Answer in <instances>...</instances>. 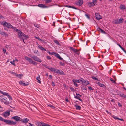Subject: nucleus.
Here are the masks:
<instances>
[{
	"label": "nucleus",
	"mask_w": 126,
	"mask_h": 126,
	"mask_svg": "<svg viewBox=\"0 0 126 126\" xmlns=\"http://www.w3.org/2000/svg\"><path fill=\"white\" fill-rule=\"evenodd\" d=\"M0 120L3 121L6 124L8 125H15L16 124V122H14L10 120L5 119L1 116H0Z\"/></svg>",
	"instance_id": "obj_1"
},
{
	"label": "nucleus",
	"mask_w": 126,
	"mask_h": 126,
	"mask_svg": "<svg viewBox=\"0 0 126 126\" xmlns=\"http://www.w3.org/2000/svg\"><path fill=\"white\" fill-rule=\"evenodd\" d=\"M0 100L1 102H3L5 104L7 105H9L11 103V102H9L6 97L4 98L3 96H0Z\"/></svg>",
	"instance_id": "obj_2"
},
{
	"label": "nucleus",
	"mask_w": 126,
	"mask_h": 126,
	"mask_svg": "<svg viewBox=\"0 0 126 126\" xmlns=\"http://www.w3.org/2000/svg\"><path fill=\"white\" fill-rule=\"evenodd\" d=\"M30 56L35 61L39 62H42L41 60L36 56L35 55L32 56L31 55Z\"/></svg>",
	"instance_id": "obj_3"
},
{
	"label": "nucleus",
	"mask_w": 126,
	"mask_h": 126,
	"mask_svg": "<svg viewBox=\"0 0 126 126\" xmlns=\"http://www.w3.org/2000/svg\"><path fill=\"white\" fill-rule=\"evenodd\" d=\"M117 95H119L122 97L126 98V95L123 94V93L121 92L118 91H117Z\"/></svg>",
	"instance_id": "obj_4"
},
{
	"label": "nucleus",
	"mask_w": 126,
	"mask_h": 126,
	"mask_svg": "<svg viewBox=\"0 0 126 126\" xmlns=\"http://www.w3.org/2000/svg\"><path fill=\"white\" fill-rule=\"evenodd\" d=\"M124 21L123 18H120L119 19H116L115 20V23L116 24H119L122 23Z\"/></svg>",
	"instance_id": "obj_5"
},
{
	"label": "nucleus",
	"mask_w": 126,
	"mask_h": 126,
	"mask_svg": "<svg viewBox=\"0 0 126 126\" xmlns=\"http://www.w3.org/2000/svg\"><path fill=\"white\" fill-rule=\"evenodd\" d=\"M95 16L96 18L98 20H99L100 19H101L102 18V17L99 14V13H96L95 14Z\"/></svg>",
	"instance_id": "obj_6"
},
{
	"label": "nucleus",
	"mask_w": 126,
	"mask_h": 126,
	"mask_svg": "<svg viewBox=\"0 0 126 126\" xmlns=\"http://www.w3.org/2000/svg\"><path fill=\"white\" fill-rule=\"evenodd\" d=\"M21 37H20L21 38H19L20 39H21L23 40V41L25 43V42L24 41V39L23 38V37H24L25 39H26L27 38H29V36L26 35L24 34L23 33L21 32Z\"/></svg>",
	"instance_id": "obj_7"
},
{
	"label": "nucleus",
	"mask_w": 126,
	"mask_h": 126,
	"mask_svg": "<svg viewBox=\"0 0 126 126\" xmlns=\"http://www.w3.org/2000/svg\"><path fill=\"white\" fill-rule=\"evenodd\" d=\"M12 119H13L16 121H21V118L17 116H15L12 117Z\"/></svg>",
	"instance_id": "obj_8"
},
{
	"label": "nucleus",
	"mask_w": 126,
	"mask_h": 126,
	"mask_svg": "<svg viewBox=\"0 0 126 126\" xmlns=\"http://www.w3.org/2000/svg\"><path fill=\"white\" fill-rule=\"evenodd\" d=\"M13 28L15 31L18 32V35L19 38H21L20 37H21V33L22 32L21 31L19 30L16 29L15 27H14Z\"/></svg>",
	"instance_id": "obj_9"
},
{
	"label": "nucleus",
	"mask_w": 126,
	"mask_h": 126,
	"mask_svg": "<svg viewBox=\"0 0 126 126\" xmlns=\"http://www.w3.org/2000/svg\"><path fill=\"white\" fill-rule=\"evenodd\" d=\"M83 1L82 0H78L76 2V4L79 6H81L83 3Z\"/></svg>",
	"instance_id": "obj_10"
},
{
	"label": "nucleus",
	"mask_w": 126,
	"mask_h": 126,
	"mask_svg": "<svg viewBox=\"0 0 126 126\" xmlns=\"http://www.w3.org/2000/svg\"><path fill=\"white\" fill-rule=\"evenodd\" d=\"M29 120L27 118H24L23 119L21 118V122L24 123H27Z\"/></svg>",
	"instance_id": "obj_11"
},
{
	"label": "nucleus",
	"mask_w": 126,
	"mask_h": 126,
	"mask_svg": "<svg viewBox=\"0 0 126 126\" xmlns=\"http://www.w3.org/2000/svg\"><path fill=\"white\" fill-rule=\"evenodd\" d=\"M10 113L9 111H5L3 113V116L5 117H6L10 115Z\"/></svg>",
	"instance_id": "obj_12"
},
{
	"label": "nucleus",
	"mask_w": 126,
	"mask_h": 126,
	"mask_svg": "<svg viewBox=\"0 0 126 126\" xmlns=\"http://www.w3.org/2000/svg\"><path fill=\"white\" fill-rule=\"evenodd\" d=\"M76 96L74 95V97L77 99L79 100L80 101L82 102L83 101L80 98V97H79V96H80V95L79 94L76 93Z\"/></svg>",
	"instance_id": "obj_13"
},
{
	"label": "nucleus",
	"mask_w": 126,
	"mask_h": 126,
	"mask_svg": "<svg viewBox=\"0 0 126 126\" xmlns=\"http://www.w3.org/2000/svg\"><path fill=\"white\" fill-rule=\"evenodd\" d=\"M38 6L43 8H47L48 7V6H46L44 4H39L38 5Z\"/></svg>",
	"instance_id": "obj_14"
},
{
	"label": "nucleus",
	"mask_w": 126,
	"mask_h": 126,
	"mask_svg": "<svg viewBox=\"0 0 126 126\" xmlns=\"http://www.w3.org/2000/svg\"><path fill=\"white\" fill-rule=\"evenodd\" d=\"M0 33L1 35H4L6 37H8V34L7 33L4 31H1L0 30Z\"/></svg>",
	"instance_id": "obj_15"
},
{
	"label": "nucleus",
	"mask_w": 126,
	"mask_h": 126,
	"mask_svg": "<svg viewBox=\"0 0 126 126\" xmlns=\"http://www.w3.org/2000/svg\"><path fill=\"white\" fill-rule=\"evenodd\" d=\"M97 29L98 31L101 32L102 33L105 34L106 33L105 32L99 27H98Z\"/></svg>",
	"instance_id": "obj_16"
},
{
	"label": "nucleus",
	"mask_w": 126,
	"mask_h": 126,
	"mask_svg": "<svg viewBox=\"0 0 126 126\" xmlns=\"http://www.w3.org/2000/svg\"><path fill=\"white\" fill-rule=\"evenodd\" d=\"M82 84L83 85H87L89 83L88 81L84 79L83 80V82H82Z\"/></svg>",
	"instance_id": "obj_17"
},
{
	"label": "nucleus",
	"mask_w": 126,
	"mask_h": 126,
	"mask_svg": "<svg viewBox=\"0 0 126 126\" xmlns=\"http://www.w3.org/2000/svg\"><path fill=\"white\" fill-rule=\"evenodd\" d=\"M97 4L95 3L93 1L92 2L89 3L88 5L90 7H91V6H94L96 5H97Z\"/></svg>",
	"instance_id": "obj_18"
},
{
	"label": "nucleus",
	"mask_w": 126,
	"mask_h": 126,
	"mask_svg": "<svg viewBox=\"0 0 126 126\" xmlns=\"http://www.w3.org/2000/svg\"><path fill=\"white\" fill-rule=\"evenodd\" d=\"M55 56L57 58H59V59L61 60H63L64 61L63 59L60 56L59 54L57 53L55 54Z\"/></svg>",
	"instance_id": "obj_19"
},
{
	"label": "nucleus",
	"mask_w": 126,
	"mask_h": 126,
	"mask_svg": "<svg viewBox=\"0 0 126 126\" xmlns=\"http://www.w3.org/2000/svg\"><path fill=\"white\" fill-rule=\"evenodd\" d=\"M19 83L20 84H21L22 85H24V86L27 85L28 84L27 82L26 83H25L24 82H23V81H22L19 82Z\"/></svg>",
	"instance_id": "obj_20"
},
{
	"label": "nucleus",
	"mask_w": 126,
	"mask_h": 126,
	"mask_svg": "<svg viewBox=\"0 0 126 126\" xmlns=\"http://www.w3.org/2000/svg\"><path fill=\"white\" fill-rule=\"evenodd\" d=\"M5 95L8 97L9 99V100L11 101V100H12L11 96L8 93H6Z\"/></svg>",
	"instance_id": "obj_21"
},
{
	"label": "nucleus",
	"mask_w": 126,
	"mask_h": 126,
	"mask_svg": "<svg viewBox=\"0 0 126 126\" xmlns=\"http://www.w3.org/2000/svg\"><path fill=\"white\" fill-rule=\"evenodd\" d=\"M64 6L65 7H67L69 8H72L75 9H77V8L73 6H71L68 5H65Z\"/></svg>",
	"instance_id": "obj_22"
},
{
	"label": "nucleus",
	"mask_w": 126,
	"mask_h": 126,
	"mask_svg": "<svg viewBox=\"0 0 126 126\" xmlns=\"http://www.w3.org/2000/svg\"><path fill=\"white\" fill-rule=\"evenodd\" d=\"M6 26L8 28H13V26L9 23H7Z\"/></svg>",
	"instance_id": "obj_23"
},
{
	"label": "nucleus",
	"mask_w": 126,
	"mask_h": 126,
	"mask_svg": "<svg viewBox=\"0 0 126 126\" xmlns=\"http://www.w3.org/2000/svg\"><path fill=\"white\" fill-rule=\"evenodd\" d=\"M38 47L40 50L42 51H46V49L44 48L43 47L40 46L39 45L38 46Z\"/></svg>",
	"instance_id": "obj_24"
},
{
	"label": "nucleus",
	"mask_w": 126,
	"mask_h": 126,
	"mask_svg": "<svg viewBox=\"0 0 126 126\" xmlns=\"http://www.w3.org/2000/svg\"><path fill=\"white\" fill-rule=\"evenodd\" d=\"M97 84H98V85H99L101 87H102L104 88L106 87V86L102 84H101V83L99 82H98L97 83Z\"/></svg>",
	"instance_id": "obj_25"
},
{
	"label": "nucleus",
	"mask_w": 126,
	"mask_h": 126,
	"mask_svg": "<svg viewBox=\"0 0 126 126\" xmlns=\"http://www.w3.org/2000/svg\"><path fill=\"white\" fill-rule=\"evenodd\" d=\"M75 106L76 109L77 110H80L81 109V107L80 106L77 105H75Z\"/></svg>",
	"instance_id": "obj_26"
},
{
	"label": "nucleus",
	"mask_w": 126,
	"mask_h": 126,
	"mask_svg": "<svg viewBox=\"0 0 126 126\" xmlns=\"http://www.w3.org/2000/svg\"><path fill=\"white\" fill-rule=\"evenodd\" d=\"M120 8L121 10L125 9L126 8L125 6L124 5L122 4L120 5Z\"/></svg>",
	"instance_id": "obj_27"
},
{
	"label": "nucleus",
	"mask_w": 126,
	"mask_h": 126,
	"mask_svg": "<svg viewBox=\"0 0 126 126\" xmlns=\"http://www.w3.org/2000/svg\"><path fill=\"white\" fill-rule=\"evenodd\" d=\"M74 52L76 54L79 55L80 54L79 52L77 49H75L74 51Z\"/></svg>",
	"instance_id": "obj_28"
},
{
	"label": "nucleus",
	"mask_w": 126,
	"mask_h": 126,
	"mask_svg": "<svg viewBox=\"0 0 126 126\" xmlns=\"http://www.w3.org/2000/svg\"><path fill=\"white\" fill-rule=\"evenodd\" d=\"M40 79L39 76L37 77L36 79L38 80L37 82L41 84V82L40 80Z\"/></svg>",
	"instance_id": "obj_29"
},
{
	"label": "nucleus",
	"mask_w": 126,
	"mask_h": 126,
	"mask_svg": "<svg viewBox=\"0 0 126 126\" xmlns=\"http://www.w3.org/2000/svg\"><path fill=\"white\" fill-rule=\"evenodd\" d=\"M41 123H42V126H51L50 125L48 124H47L46 123H45L43 122H41Z\"/></svg>",
	"instance_id": "obj_30"
},
{
	"label": "nucleus",
	"mask_w": 126,
	"mask_h": 126,
	"mask_svg": "<svg viewBox=\"0 0 126 126\" xmlns=\"http://www.w3.org/2000/svg\"><path fill=\"white\" fill-rule=\"evenodd\" d=\"M58 73H59V74L60 75H64V73L63 71L61 70H59V71L58 72Z\"/></svg>",
	"instance_id": "obj_31"
},
{
	"label": "nucleus",
	"mask_w": 126,
	"mask_h": 126,
	"mask_svg": "<svg viewBox=\"0 0 126 126\" xmlns=\"http://www.w3.org/2000/svg\"><path fill=\"white\" fill-rule=\"evenodd\" d=\"M59 71V70L57 69H55V68L54 69L53 72L56 73H58Z\"/></svg>",
	"instance_id": "obj_32"
},
{
	"label": "nucleus",
	"mask_w": 126,
	"mask_h": 126,
	"mask_svg": "<svg viewBox=\"0 0 126 126\" xmlns=\"http://www.w3.org/2000/svg\"><path fill=\"white\" fill-rule=\"evenodd\" d=\"M52 0H45V2L47 3H49L51 2Z\"/></svg>",
	"instance_id": "obj_33"
},
{
	"label": "nucleus",
	"mask_w": 126,
	"mask_h": 126,
	"mask_svg": "<svg viewBox=\"0 0 126 126\" xmlns=\"http://www.w3.org/2000/svg\"><path fill=\"white\" fill-rule=\"evenodd\" d=\"M54 42L55 43H56V44L58 45H60V43H59L58 41L57 40H54Z\"/></svg>",
	"instance_id": "obj_34"
},
{
	"label": "nucleus",
	"mask_w": 126,
	"mask_h": 126,
	"mask_svg": "<svg viewBox=\"0 0 126 126\" xmlns=\"http://www.w3.org/2000/svg\"><path fill=\"white\" fill-rule=\"evenodd\" d=\"M25 58L26 60L28 61H29L30 60H31V58H29L28 57H27V56H25Z\"/></svg>",
	"instance_id": "obj_35"
},
{
	"label": "nucleus",
	"mask_w": 126,
	"mask_h": 126,
	"mask_svg": "<svg viewBox=\"0 0 126 126\" xmlns=\"http://www.w3.org/2000/svg\"><path fill=\"white\" fill-rule=\"evenodd\" d=\"M110 79L112 83H116V82L114 80L112 79L111 78H110Z\"/></svg>",
	"instance_id": "obj_36"
},
{
	"label": "nucleus",
	"mask_w": 126,
	"mask_h": 126,
	"mask_svg": "<svg viewBox=\"0 0 126 126\" xmlns=\"http://www.w3.org/2000/svg\"><path fill=\"white\" fill-rule=\"evenodd\" d=\"M92 78L93 79H94L95 80H98V79L97 78H96V77H95L93 76H92Z\"/></svg>",
	"instance_id": "obj_37"
},
{
	"label": "nucleus",
	"mask_w": 126,
	"mask_h": 126,
	"mask_svg": "<svg viewBox=\"0 0 126 126\" xmlns=\"http://www.w3.org/2000/svg\"><path fill=\"white\" fill-rule=\"evenodd\" d=\"M37 125L38 126H42V123L40 122H38L37 123Z\"/></svg>",
	"instance_id": "obj_38"
},
{
	"label": "nucleus",
	"mask_w": 126,
	"mask_h": 126,
	"mask_svg": "<svg viewBox=\"0 0 126 126\" xmlns=\"http://www.w3.org/2000/svg\"><path fill=\"white\" fill-rule=\"evenodd\" d=\"M59 64L60 65L62 66H63L65 65V63H63L61 62H59Z\"/></svg>",
	"instance_id": "obj_39"
},
{
	"label": "nucleus",
	"mask_w": 126,
	"mask_h": 126,
	"mask_svg": "<svg viewBox=\"0 0 126 126\" xmlns=\"http://www.w3.org/2000/svg\"><path fill=\"white\" fill-rule=\"evenodd\" d=\"M33 61L32 59H31V60H30L29 62L30 64H32Z\"/></svg>",
	"instance_id": "obj_40"
},
{
	"label": "nucleus",
	"mask_w": 126,
	"mask_h": 126,
	"mask_svg": "<svg viewBox=\"0 0 126 126\" xmlns=\"http://www.w3.org/2000/svg\"><path fill=\"white\" fill-rule=\"evenodd\" d=\"M35 37L37 39H38V40H39L41 41H43L42 40V39H40L38 37H37L36 36H35Z\"/></svg>",
	"instance_id": "obj_41"
},
{
	"label": "nucleus",
	"mask_w": 126,
	"mask_h": 126,
	"mask_svg": "<svg viewBox=\"0 0 126 126\" xmlns=\"http://www.w3.org/2000/svg\"><path fill=\"white\" fill-rule=\"evenodd\" d=\"M48 53H49V54H51L52 55H54V54L55 56V54L56 53L53 52H52V53H51L49 51H48Z\"/></svg>",
	"instance_id": "obj_42"
},
{
	"label": "nucleus",
	"mask_w": 126,
	"mask_h": 126,
	"mask_svg": "<svg viewBox=\"0 0 126 126\" xmlns=\"http://www.w3.org/2000/svg\"><path fill=\"white\" fill-rule=\"evenodd\" d=\"M73 82L74 83V86L76 87H78V84L77 83H76L75 81H74V80H73Z\"/></svg>",
	"instance_id": "obj_43"
},
{
	"label": "nucleus",
	"mask_w": 126,
	"mask_h": 126,
	"mask_svg": "<svg viewBox=\"0 0 126 126\" xmlns=\"http://www.w3.org/2000/svg\"><path fill=\"white\" fill-rule=\"evenodd\" d=\"M85 16H86V17L88 19H90V17L89 16V15H88V14H85Z\"/></svg>",
	"instance_id": "obj_44"
},
{
	"label": "nucleus",
	"mask_w": 126,
	"mask_h": 126,
	"mask_svg": "<svg viewBox=\"0 0 126 126\" xmlns=\"http://www.w3.org/2000/svg\"><path fill=\"white\" fill-rule=\"evenodd\" d=\"M73 80H74V81H75V82H76V83H79L80 82V81L78 80H75L74 79Z\"/></svg>",
	"instance_id": "obj_45"
},
{
	"label": "nucleus",
	"mask_w": 126,
	"mask_h": 126,
	"mask_svg": "<svg viewBox=\"0 0 126 126\" xmlns=\"http://www.w3.org/2000/svg\"><path fill=\"white\" fill-rule=\"evenodd\" d=\"M117 44L120 47L121 49L122 50H123L124 48L122 47L121 45L118 43H117Z\"/></svg>",
	"instance_id": "obj_46"
},
{
	"label": "nucleus",
	"mask_w": 126,
	"mask_h": 126,
	"mask_svg": "<svg viewBox=\"0 0 126 126\" xmlns=\"http://www.w3.org/2000/svg\"><path fill=\"white\" fill-rule=\"evenodd\" d=\"M32 64H33L34 65H37V63L36 62L34 61L33 62V63Z\"/></svg>",
	"instance_id": "obj_47"
},
{
	"label": "nucleus",
	"mask_w": 126,
	"mask_h": 126,
	"mask_svg": "<svg viewBox=\"0 0 126 126\" xmlns=\"http://www.w3.org/2000/svg\"><path fill=\"white\" fill-rule=\"evenodd\" d=\"M48 105L51 107H52L53 109H54L55 108V107H54V106H53L52 105H51L50 104H49V105Z\"/></svg>",
	"instance_id": "obj_48"
},
{
	"label": "nucleus",
	"mask_w": 126,
	"mask_h": 126,
	"mask_svg": "<svg viewBox=\"0 0 126 126\" xmlns=\"http://www.w3.org/2000/svg\"><path fill=\"white\" fill-rule=\"evenodd\" d=\"M54 68L52 67H50V68H49V69L50 70L52 71L53 72Z\"/></svg>",
	"instance_id": "obj_49"
},
{
	"label": "nucleus",
	"mask_w": 126,
	"mask_h": 126,
	"mask_svg": "<svg viewBox=\"0 0 126 126\" xmlns=\"http://www.w3.org/2000/svg\"><path fill=\"white\" fill-rule=\"evenodd\" d=\"M82 89L83 90H86V88L85 86H83L82 87H81Z\"/></svg>",
	"instance_id": "obj_50"
},
{
	"label": "nucleus",
	"mask_w": 126,
	"mask_h": 126,
	"mask_svg": "<svg viewBox=\"0 0 126 126\" xmlns=\"http://www.w3.org/2000/svg\"><path fill=\"white\" fill-rule=\"evenodd\" d=\"M70 49L74 52L75 49H74V48L72 47H70Z\"/></svg>",
	"instance_id": "obj_51"
},
{
	"label": "nucleus",
	"mask_w": 126,
	"mask_h": 126,
	"mask_svg": "<svg viewBox=\"0 0 126 126\" xmlns=\"http://www.w3.org/2000/svg\"><path fill=\"white\" fill-rule=\"evenodd\" d=\"M35 26L37 28H39L40 27V26L38 24H34Z\"/></svg>",
	"instance_id": "obj_52"
},
{
	"label": "nucleus",
	"mask_w": 126,
	"mask_h": 126,
	"mask_svg": "<svg viewBox=\"0 0 126 126\" xmlns=\"http://www.w3.org/2000/svg\"><path fill=\"white\" fill-rule=\"evenodd\" d=\"M8 23L6 22H4V23L3 24V25L4 26H6L7 25V23Z\"/></svg>",
	"instance_id": "obj_53"
},
{
	"label": "nucleus",
	"mask_w": 126,
	"mask_h": 126,
	"mask_svg": "<svg viewBox=\"0 0 126 126\" xmlns=\"http://www.w3.org/2000/svg\"><path fill=\"white\" fill-rule=\"evenodd\" d=\"M47 58L48 59H51V57L49 56H47Z\"/></svg>",
	"instance_id": "obj_54"
},
{
	"label": "nucleus",
	"mask_w": 126,
	"mask_h": 126,
	"mask_svg": "<svg viewBox=\"0 0 126 126\" xmlns=\"http://www.w3.org/2000/svg\"><path fill=\"white\" fill-rule=\"evenodd\" d=\"M51 83L52 84V86H55L54 82L53 81H52L51 82Z\"/></svg>",
	"instance_id": "obj_55"
},
{
	"label": "nucleus",
	"mask_w": 126,
	"mask_h": 126,
	"mask_svg": "<svg viewBox=\"0 0 126 126\" xmlns=\"http://www.w3.org/2000/svg\"><path fill=\"white\" fill-rule=\"evenodd\" d=\"M88 88L90 90H93L92 89V88L91 86H89L88 87Z\"/></svg>",
	"instance_id": "obj_56"
},
{
	"label": "nucleus",
	"mask_w": 126,
	"mask_h": 126,
	"mask_svg": "<svg viewBox=\"0 0 126 126\" xmlns=\"http://www.w3.org/2000/svg\"><path fill=\"white\" fill-rule=\"evenodd\" d=\"M29 126H35L34 124H32L30 123H29Z\"/></svg>",
	"instance_id": "obj_57"
},
{
	"label": "nucleus",
	"mask_w": 126,
	"mask_h": 126,
	"mask_svg": "<svg viewBox=\"0 0 126 126\" xmlns=\"http://www.w3.org/2000/svg\"><path fill=\"white\" fill-rule=\"evenodd\" d=\"M70 88L72 91H73L74 90L73 88L72 87H70Z\"/></svg>",
	"instance_id": "obj_58"
},
{
	"label": "nucleus",
	"mask_w": 126,
	"mask_h": 126,
	"mask_svg": "<svg viewBox=\"0 0 126 126\" xmlns=\"http://www.w3.org/2000/svg\"><path fill=\"white\" fill-rule=\"evenodd\" d=\"M113 117L115 119H118V118L116 117L115 116H113Z\"/></svg>",
	"instance_id": "obj_59"
},
{
	"label": "nucleus",
	"mask_w": 126,
	"mask_h": 126,
	"mask_svg": "<svg viewBox=\"0 0 126 126\" xmlns=\"http://www.w3.org/2000/svg\"><path fill=\"white\" fill-rule=\"evenodd\" d=\"M49 77L50 79H52V76L51 75H49Z\"/></svg>",
	"instance_id": "obj_60"
},
{
	"label": "nucleus",
	"mask_w": 126,
	"mask_h": 126,
	"mask_svg": "<svg viewBox=\"0 0 126 126\" xmlns=\"http://www.w3.org/2000/svg\"><path fill=\"white\" fill-rule=\"evenodd\" d=\"M3 52L4 53H5V52H6V49H4V48L3 49Z\"/></svg>",
	"instance_id": "obj_61"
},
{
	"label": "nucleus",
	"mask_w": 126,
	"mask_h": 126,
	"mask_svg": "<svg viewBox=\"0 0 126 126\" xmlns=\"http://www.w3.org/2000/svg\"><path fill=\"white\" fill-rule=\"evenodd\" d=\"M38 52V51L37 50H35L34 51V52L35 53H37Z\"/></svg>",
	"instance_id": "obj_62"
},
{
	"label": "nucleus",
	"mask_w": 126,
	"mask_h": 126,
	"mask_svg": "<svg viewBox=\"0 0 126 126\" xmlns=\"http://www.w3.org/2000/svg\"><path fill=\"white\" fill-rule=\"evenodd\" d=\"M118 105L119 107H121L122 106V105L119 103H118Z\"/></svg>",
	"instance_id": "obj_63"
},
{
	"label": "nucleus",
	"mask_w": 126,
	"mask_h": 126,
	"mask_svg": "<svg viewBox=\"0 0 126 126\" xmlns=\"http://www.w3.org/2000/svg\"><path fill=\"white\" fill-rule=\"evenodd\" d=\"M10 63H11V64H12V65H14V66L15 65V63H14L12 61H11Z\"/></svg>",
	"instance_id": "obj_64"
}]
</instances>
